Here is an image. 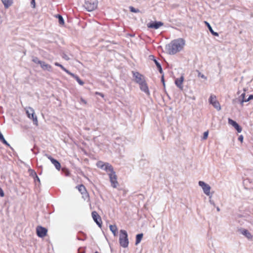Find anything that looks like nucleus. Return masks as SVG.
<instances>
[{"mask_svg":"<svg viewBox=\"0 0 253 253\" xmlns=\"http://www.w3.org/2000/svg\"><path fill=\"white\" fill-rule=\"evenodd\" d=\"M245 96V93H243L241 95V97L242 99L240 100V103L242 105H243L244 102H247L252 99H253V94L250 95L247 99L244 98V96Z\"/></svg>","mask_w":253,"mask_h":253,"instance_id":"obj_16","label":"nucleus"},{"mask_svg":"<svg viewBox=\"0 0 253 253\" xmlns=\"http://www.w3.org/2000/svg\"><path fill=\"white\" fill-rule=\"evenodd\" d=\"M140 89L142 91L145 92L146 94L149 95L150 92L148 88V86L147 84L146 81L144 82V83L139 84Z\"/></svg>","mask_w":253,"mask_h":253,"instance_id":"obj_14","label":"nucleus"},{"mask_svg":"<svg viewBox=\"0 0 253 253\" xmlns=\"http://www.w3.org/2000/svg\"><path fill=\"white\" fill-rule=\"evenodd\" d=\"M91 215L94 221L99 227H101L102 223L101 218L97 212L93 211L92 212Z\"/></svg>","mask_w":253,"mask_h":253,"instance_id":"obj_11","label":"nucleus"},{"mask_svg":"<svg viewBox=\"0 0 253 253\" xmlns=\"http://www.w3.org/2000/svg\"><path fill=\"white\" fill-rule=\"evenodd\" d=\"M206 25L207 26L209 31L210 32L215 36H218V34L217 32H214L210 24L207 21H205Z\"/></svg>","mask_w":253,"mask_h":253,"instance_id":"obj_20","label":"nucleus"},{"mask_svg":"<svg viewBox=\"0 0 253 253\" xmlns=\"http://www.w3.org/2000/svg\"><path fill=\"white\" fill-rule=\"evenodd\" d=\"M154 62H155L159 72L161 74H163V69H162V66H161V65L160 64V63L156 59H154Z\"/></svg>","mask_w":253,"mask_h":253,"instance_id":"obj_23","label":"nucleus"},{"mask_svg":"<svg viewBox=\"0 0 253 253\" xmlns=\"http://www.w3.org/2000/svg\"><path fill=\"white\" fill-rule=\"evenodd\" d=\"M238 140L239 141H241V142H242L243 140V135H240L238 137Z\"/></svg>","mask_w":253,"mask_h":253,"instance_id":"obj_41","label":"nucleus"},{"mask_svg":"<svg viewBox=\"0 0 253 253\" xmlns=\"http://www.w3.org/2000/svg\"><path fill=\"white\" fill-rule=\"evenodd\" d=\"M216 210H217V211H220V209H219V207H217V208H216Z\"/></svg>","mask_w":253,"mask_h":253,"instance_id":"obj_47","label":"nucleus"},{"mask_svg":"<svg viewBox=\"0 0 253 253\" xmlns=\"http://www.w3.org/2000/svg\"><path fill=\"white\" fill-rule=\"evenodd\" d=\"M37 235L41 238L45 237L47 232V230L42 226H38L36 229Z\"/></svg>","mask_w":253,"mask_h":253,"instance_id":"obj_9","label":"nucleus"},{"mask_svg":"<svg viewBox=\"0 0 253 253\" xmlns=\"http://www.w3.org/2000/svg\"><path fill=\"white\" fill-rule=\"evenodd\" d=\"M150 59L153 60L154 61V59H155L154 56H150Z\"/></svg>","mask_w":253,"mask_h":253,"instance_id":"obj_43","label":"nucleus"},{"mask_svg":"<svg viewBox=\"0 0 253 253\" xmlns=\"http://www.w3.org/2000/svg\"><path fill=\"white\" fill-rule=\"evenodd\" d=\"M210 203H211V204H212V205H214V202H213L212 201H211V200H210Z\"/></svg>","mask_w":253,"mask_h":253,"instance_id":"obj_46","label":"nucleus"},{"mask_svg":"<svg viewBox=\"0 0 253 253\" xmlns=\"http://www.w3.org/2000/svg\"><path fill=\"white\" fill-rule=\"evenodd\" d=\"M150 59L153 60L154 61V59H155L154 56H150Z\"/></svg>","mask_w":253,"mask_h":253,"instance_id":"obj_44","label":"nucleus"},{"mask_svg":"<svg viewBox=\"0 0 253 253\" xmlns=\"http://www.w3.org/2000/svg\"><path fill=\"white\" fill-rule=\"evenodd\" d=\"M228 123L232 125L233 127L238 124L236 122L230 118L228 119Z\"/></svg>","mask_w":253,"mask_h":253,"instance_id":"obj_30","label":"nucleus"},{"mask_svg":"<svg viewBox=\"0 0 253 253\" xmlns=\"http://www.w3.org/2000/svg\"><path fill=\"white\" fill-rule=\"evenodd\" d=\"M99 94L100 95V96H101L102 97L103 96V95L102 93H99Z\"/></svg>","mask_w":253,"mask_h":253,"instance_id":"obj_48","label":"nucleus"},{"mask_svg":"<svg viewBox=\"0 0 253 253\" xmlns=\"http://www.w3.org/2000/svg\"><path fill=\"white\" fill-rule=\"evenodd\" d=\"M119 243L120 245L123 248L127 247L129 242L127 238V233L126 231L124 230L120 231Z\"/></svg>","mask_w":253,"mask_h":253,"instance_id":"obj_2","label":"nucleus"},{"mask_svg":"<svg viewBox=\"0 0 253 253\" xmlns=\"http://www.w3.org/2000/svg\"><path fill=\"white\" fill-rule=\"evenodd\" d=\"M55 65L56 66H58V67H60L63 70H65V68L60 64H59V63L58 62H55L54 63Z\"/></svg>","mask_w":253,"mask_h":253,"instance_id":"obj_35","label":"nucleus"},{"mask_svg":"<svg viewBox=\"0 0 253 253\" xmlns=\"http://www.w3.org/2000/svg\"><path fill=\"white\" fill-rule=\"evenodd\" d=\"M45 156L48 158V159L50 160L51 163L54 165L55 168L59 170L61 168V165L59 162L53 158L51 156L48 155L47 154H45Z\"/></svg>","mask_w":253,"mask_h":253,"instance_id":"obj_13","label":"nucleus"},{"mask_svg":"<svg viewBox=\"0 0 253 253\" xmlns=\"http://www.w3.org/2000/svg\"><path fill=\"white\" fill-rule=\"evenodd\" d=\"M40 65L43 70L49 71L51 69V66L48 64H46L45 62L43 61H42L41 63L40 64Z\"/></svg>","mask_w":253,"mask_h":253,"instance_id":"obj_18","label":"nucleus"},{"mask_svg":"<svg viewBox=\"0 0 253 253\" xmlns=\"http://www.w3.org/2000/svg\"><path fill=\"white\" fill-rule=\"evenodd\" d=\"M132 74L134 82L140 84L145 81L144 76L138 72L132 71Z\"/></svg>","mask_w":253,"mask_h":253,"instance_id":"obj_5","label":"nucleus"},{"mask_svg":"<svg viewBox=\"0 0 253 253\" xmlns=\"http://www.w3.org/2000/svg\"><path fill=\"white\" fill-rule=\"evenodd\" d=\"M5 8H8L12 4V0H1Z\"/></svg>","mask_w":253,"mask_h":253,"instance_id":"obj_21","label":"nucleus"},{"mask_svg":"<svg viewBox=\"0 0 253 253\" xmlns=\"http://www.w3.org/2000/svg\"><path fill=\"white\" fill-rule=\"evenodd\" d=\"M32 61L35 63L36 64H38L40 65L42 61L40 60L38 57L33 56L32 57Z\"/></svg>","mask_w":253,"mask_h":253,"instance_id":"obj_28","label":"nucleus"},{"mask_svg":"<svg viewBox=\"0 0 253 253\" xmlns=\"http://www.w3.org/2000/svg\"><path fill=\"white\" fill-rule=\"evenodd\" d=\"M34 179L35 183H37V182H39V183H40V179L38 175H37V176H36Z\"/></svg>","mask_w":253,"mask_h":253,"instance_id":"obj_37","label":"nucleus"},{"mask_svg":"<svg viewBox=\"0 0 253 253\" xmlns=\"http://www.w3.org/2000/svg\"><path fill=\"white\" fill-rule=\"evenodd\" d=\"M143 234L140 233L138 234L136 236V241H135V245H137L141 241L142 237H143Z\"/></svg>","mask_w":253,"mask_h":253,"instance_id":"obj_22","label":"nucleus"},{"mask_svg":"<svg viewBox=\"0 0 253 253\" xmlns=\"http://www.w3.org/2000/svg\"><path fill=\"white\" fill-rule=\"evenodd\" d=\"M25 109L28 117L33 120L34 125L38 126V121L34 110L30 107H28Z\"/></svg>","mask_w":253,"mask_h":253,"instance_id":"obj_4","label":"nucleus"},{"mask_svg":"<svg viewBox=\"0 0 253 253\" xmlns=\"http://www.w3.org/2000/svg\"><path fill=\"white\" fill-rule=\"evenodd\" d=\"M103 169L105 170L107 172L109 171L110 173H112L114 171L113 167L109 163H105V165Z\"/></svg>","mask_w":253,"mask_h":253,"instance_id":"obj_19","label":"nucleus"},{"mask_svg":"<svg viewBox=\"0 0 253 253\" xmlns=\"http://www.w3.org/2000/svg\"><path fill=\"white\" fill-rule=\"evenodd\" d=\"M78 188L79 191L82 194H84V195H85L84 196L86 197H88V194L86 192V190L85 187V186L84 185L81 184V185H79L78 187Z\"/></svg>","mask_w":253,"mask_h":253,"instance_id":"obj_17","label":"nucleus"},{"mask_svg":"<svg viewBox=\"0 0 253 253\" xmlns=\"http://www.w3.org/2000/svg\"><path fill=\"white\" fill-rule=\"evenodd\" d=\"M209 102L212 104V106L218 111L221 109V107L219 103L217 101L216 96L213 95H211L209 98Z\"/></svg>","mask_w":253,"mask_h":253,"instance_id":"obj_7","label":"nucleus"},{"mask_svg":"<svg viewBox=\"0 0 253 253\" xmlns=\"http://www.w3.org/2000/svg\"><path fill=\"white\" fill-rule=\"evenodd\" d=\"M105 165V163H104L103 162L101 161H99L97 163V167L102 169H104Z\"/></svg>","mask_w":253,"mask_h":253,"instance_id":"obj_29","label":"nucleus"},{"mask_svg":"<svg viewBox=\"0 0 253 253\" xmlns=\"http://www.w3.org/2000/svg\"><path fill=\"white\" fill-rule=\"evenodd\" d=\"M198 183L199 185L202 188L204 193L207 196H209L211 190L210 186L202 181H199Z\"/></svg>","mask_w":253,"mask_h":253,"instance_id":"obj_8","label":"nucleus"},{"mask_svg":"<svg viewBox=\"0 0 253 253\" xmlns=\"http://www.w3.org/2000/svg\"><path fill=\"white\" fill-rule=\"evenodd\" d=\"M4 196V192L2 190V189L0 187V196L2 197Z\"/></svg>","mask_w":253,"mask_h":253,"instance_id":"obj_39","label":"nucleus"},{"mask_svg":"<svg viewBox=\"0 0 253 253\" xmlns=\"http://www.w3.org/2000/svg\"><path fill=\"white\" fill-rule=\"evenodd\" d=\"M198 77H200L204 79H207L206 77L204 75L201 74V73L199 71H198Z\"/></svg>","mask_w":253,"mask_h":253,"instance_id":"obj_36","label":"nucleus"},{"mask_svg":"<svg viewBox=\"0 0 253 253\" xmlns=\"http://www.w3.org/2000/svg\"><path fill=\"white\" fill-rule=\"evenodd\" d=\"M234 127L236 129V130L238 131V132H241L242 131V127L237 124Z\"/></svg>","mask_w":253,"mask_h":253,"instance_id":"obj_31","label":"nucleus"},{"mask_svg":"<svg viewBox=\"0 0 253 253\" xmlns=\"http://www.w3.org/2000/svg\"><path fill=\"white\" fill-rule=\"evenodd\" d=\"M185 44V41L182 38H179L172 41L166 45L167 53L170 55L175 54L181 51Z\"/></svg>","mask_w":253,"mask_h":253,"instance_id":"obj_1","label":"nucleus"},{"mask_svg":"<svg viewBox=\"0 0 253 253\" xmlns=\"http://www.w3.org/2000/svg\"><path fill=\"white\" fill-rule=\"evenodd\" d=\"M77 239H78V240H81V241H84V239H83V238H82V237L80 238L79 237H77Z\"/></svg>","mask_w":253,"mask_h":253,"instance_id":"obj_45","label":"nucleus"},{"mask_svg":"<svg viewBox=\"0 0 253 253\" xmlns=\"http://www.w3.org/2000/svg\"><path fill=\"white\" fill-rule=\"evenodd\" d=\"M183 80L184 78L183 76H181L179 78H177L175 80V84L181 90H182L183 88V86L182 85Z\"/></svg>","mask_w":253,"mask_h":253,"instance_id":"obj_15","label":"nucleus"},{"mask_svg":"<svg viewBox=\"0 0 253 253\" xmlns=\"http://www.w3.org/2000/svg\"><path fill=\"white\" fill-rule=\"evenodd\" d=\"M63 71H65V72H66L68 74L71 76L72 77H73L75 76L74 74L70 72L69 70H67L65 68V70H63Z\"/></svg>","mask_w":253,"mask_h":253,"instance_id":"obj_33","label":"nucleus"},{"mask_svg":"<svg viewBox=\"0 0 253 253\" xmlns=\"http://www.w3.org/2000/svg\"><path fill=\"white\" fill-rule=\"evenodd\" d=\"M97 0H88L85 1L84 6L88 11H92L97 8Z\"/></svg>","mask_w":253,"mask_h":253,"instance_id":"obj_3","label":"nucleus"},{"mask_svg":"<svg viewBox=\"0 0 253 253\" xmlns=\"http://www.w3.org/2000/svg\"><path fill=\"white\" fill-rule=\"evenodd\" d=\"M56 17L58 19V22H59V24L61 25H64V19H63L62 16L61 15L57 14L56 15Z\"/></svg>","mask_w":253,"mask_h":253,"instance_id":"obj_25","label":"nucleus"},{"mask_svg":"<svg viewBox=\"0 0 253 253\" xmlns=\"http://www.w3.org/2000/svg\"><path fill=\"white\" fill-rule=\"evenodd\" d=\"M29 172L30 175L31 177H32L33 178H34L37 175V173L33 169H29Z\"/></svg>","mask_w":253,"mask_h":253,"instance_id":"obj_27","label":"nucleus"},{"mask_svg":"<svg viewBox=\"0 0 253 253\" xmlns=\"http://www.w3.org/2000/svg\"><path fill=\"white\" fill-rule=\"evenodd\" d=\"M108 174L112 186L113 188H116L119 185V183L117 181V176L116 174V172L113 171L112 173H109Z\"/></svg>","mask_w":253,"mask_h":253,"instance_id":"obj_6","label":"nucleus"},{"mask_svg":"<svg viewBox=\"0 0 253 253\" xmlns=\"http://www.w3.org/2000/svg\"><path fill=\"white\" fill-rule=\"evenodd\" d=\"M31 4L33 8H35V6H36L35 0H31Z\"/></svg>","mask_w":253,"mask_h":253,"instance_id":"obj_38","label":"nucleus"},{"mask_svg":"<svg viewBox=\"0 0 253 253\" xmlns=\"http://www.w3.org/2000/svg\"><path fill=\"white\" fill-rule=\"evenodd\" d=\"M129 9L131 12H134V13H138L140 11L138 9H136L134 7H133V6H130Z\"/></svg>","mask_w":253,"mask_h":253,"instance_id":"obj_32","label":"nucleus"},{"mask_svg":"<svg viewBox=\"0 0 253 253\" xmlns=\"http://www.w3.org/2000/svg\"><path fill=\"white\" fill-rule=\"evenodd\" d=\"M73 78L77 81V82L80 85H83L84 84V82L82 80H81L77 75H75Z\"/></svg>","mask_w":253,"mask_h":253,"instance_id":"obj_26","label":"nucleus"},{"mask_svg":"<svg viewBox=\"0 0 253 253\" xmlns=\"http://www.w3.org/2000/svg\"><path fill=\"white\" fill-rule=\"evenodd\" d=\"M164 25V23L161 21H155L150 22L147 24V27L149 28H152L154 29H158L160 27Z\"/></svg>","mask_w":253,"mask_h":253,"instance_id":"obj_10","label":"nucleus"},{"mask_svg":"<svg viewBox=\"0 0 253 253\" xmlns=\"http://www.w3.org/2000/svg\"><path fill=\"white\" fill-rule=\"evenodd\" d=\"M240 233L245 236L249 240H252L253 236L251 233L247 229L244 228H240L238 230Z\"/></svg>","mask_w":253,"mask_h":253,"instance_id":"obj_12","label":"nucleus"},{"mask_svg":"<svg viewBox=\"0 0 253 253\" xmlns=\"http://www.w3.org/2000/svg\"><path fill=\"white\" fill-rule=\"evenodd\" d=\"M63 58L67 60H69V58L65 54L63 56Z\"/></svg>","mask_w":253,"mask_h":253,"instance_id":"obj_42","label":"nucleus"},{"mask_svg":"<svg viewBox=\"0 0 253 253\" xmlns=\"http://www.w3.org/2000/svg\"><path fill=\"white\" fill-rule=\"evenodd\" d=\"M95 253H99L98 252H95Z\"/></svg>","mask_w":253,"mask_h":253,"instance_id":"obj_49","label":"nucleus"},{"mask_svg":"<svg viewBox=\"0 0 253 253\" xmlns=\"http://www.w3.org/2000/svg\"><path fill=\"white\" fill-rule=\"evenodd\" d=\"M161 81L163 83V85L165 86V83L164 77V75H162V78H161Z\"/></svg>","mask_w":253,"mask_h":253,"instance_id":"obj_40","label":"nucleus"},{"mask_svg":"<svg viewBox=\"0 0 253 253\" xmlns=\"http://www.w3.org/2000/svg\"><path fill=\"white\" fill-rule=\"evenodd\" d=\"M208 134H209V132H208V131H205V132L204 133V135H203V139H204V140L208 138Z\"/></svg>","mask_w":253,"mask_h":253,"instance_id":"obj_34","label":"nucleus"},{"mask_svg":"<svg viewBox=\"0 0 253 253\" xmlns=\"http://www.w3.org/2000/svg\"><path fill=\"white\" fill-rule=\"evenodd\" d=\"M109 228L110 230L115 236L117 231V227L115 225H110Z\"/></svg>","mask_w":253,"mask_h":253,"instance_id":"obj_24","label":"nucleus"}]
</instances>
